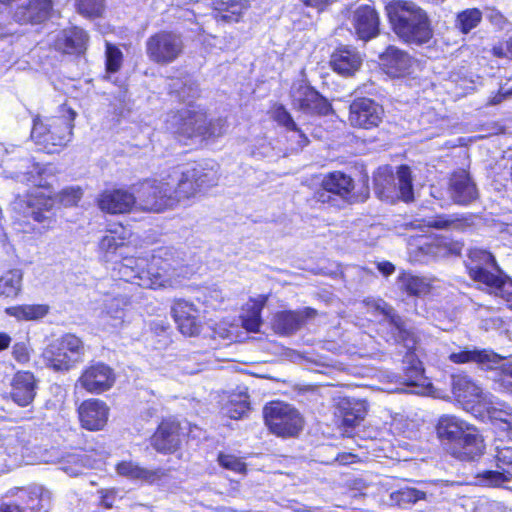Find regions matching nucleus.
<instances>
[{
    "mask_svg": "<svg viewBox=\"0 0 512 512\" xmlns=\"http://www.w3.org/2000/svg\"><path fill=\"white\" fill-rule=\"evenodd\" d=\"M191 255L175 247H160L147 257H124L118 264L120 278L144 288L174 287L191 273Z\"/></svg>",
    "mask_w": 512,
    "mask_h": 512,
    "instance_id": "1",
    "label": "nucleus"
},
{
    "mask_svg": "<svg viewBox=\"0 0 512 512\" xmlns=\"http://www.w3.org/2000/svg\"><path fill=\"white\" fill-rule=\"evenodd\" d=\"M368 309L379 312L385 317L387 324V341L403 345L408 350L411 368L404 379L405 388L402 391L412 394H423L424 387L420 382L423 380L422 369L419 362H414L410 354L416 348L417 336L407 328L405 321L396 313L394 308L382 299H366L364 301Z\"/></svg>",
    "mask_w": 512,
    "mask_h": 512,
    "instance_id": "2",
    "label": "nucleus"
},
{
    "mask_svg": "<svg viewBox=\"0 0 512 512\" xmlns=\"http://www.w3.org/2000/svg\"><path fill=\"white\" fill-rule=\"evenodd\" d=\"M436 431L450 454L459 460H474L484 452V440L478 429L454 415H442Z\"/></svg>",
    "mask_w": 512,
    "mask_h": 512,
    "instance_id": "3",
    "label": "nucleus"
},
{
    "mask_svg": "<svg viewBox=\"0 0 512 512\" xmlns=\"http://www.w3.org/2000/svg\"><path fill=\"white\" fill-rule=\"evenodd\" d=\"M386 10L394 32L405 42L423 44L431 39L428 16L414 2L395 0L387 4Z\"/></svg>",
    "mask_w": 512,
    "mask_h": 512,
    "instance_id": "4",
    "label": "nucleus"
},
{
    "mask_svg": "<svg viewBox=\"0 0 512 512\" xmlns=\"http://www.w3.org/2000/svg\"><path fill=\"white\" fill-rule=\"evenodd\" d=\"M170 186L173 207L195 198L202 190L213 186L216 173L201 164L176 166L165 172Z\"/></svg>",
    "mask_w": 512,
    "mask_h": 512,
    "instance_id": "5",
    "label": "nucleus"
},
{
    "mask_svg": "<svg viewBox=\"0 0 512 512\" xmlns=\"http://www.w3.org/2000/svg\"><path fill=\"white\" fill-rule=\"evenodd\" d=\"M165 123L168 131L188 139L218 138L227 130L225 119L208 120L205 112L190 106L168 114Z\"/></svg>",
    "mask_w": 512,
    "mask_h": 512,
    "instance_id": "6",
    "label": "nucleus"
},
{
    "mask_svg": "<svg viewBox=\"0 0 512 512\" xmlns=\"http://www.w3.org/2000/svg\"><path fill=\"white\" fill-rule=\"evenodd\" d=\"M76 116V111L64 104L59 107L56 115L45 120H34L31 138L49 153L65 147L71 141Z\"/></svg>",
    "mask_w": 512,
    "mask_h": 512,
    "instance_id": "7",
    "label": "nucleus"
},
{
    "mask_svg": "<svg viewBox=\"0 0 512 512\" xmlns=\"http://www.w3.org/2000/svg\"><path fill=\"white\" fill-rule=\"evenodd\" d=\"M86 347L75 334L66 333L50 342L42 351L44 365L55 372H67L83 361Z\"/></svg>",
    "mask_w": 512,
    "mask_h": 512,
    "instance_id": "8",
    "label": "nucleus"
},
{
    "mask_svg": "<svg viewBox=\"0 0 512 512\" xmlns=\"http://www.w3.org/2000/svg\"><path fill=\"white\" fill-rule=\"evenodd\" d=\"M263 414L269 430L279 437H294L303 428L301 414L290 404L271 402L264 407Z\"/></svg>",
    "mask_w": 512,
    "mask_h": 512,
    "instance_id": "9",
    "label": "nucleus"
},
{
    "mask_svg": "<svg viewBox=\"0 0 512 512\" xmlns=\"http://www.w3.org/2000/svg\"><path fill=\"white\" fill-rule=\"evenodd\" d=\"M165 172L159 178L142 182L137 189L136 207L145 212H163L173 209L171 191Z\"/></svg>",
    "mask_w": 512,
    "mask_h": 512,
    "instance_id": "10",
    "label": "nucleus"
},
{
    "mask_svg": "<svg viewBox=\"0 0 512 512\" xmlns=\"http://www.w3.org/2000/svg\"><path fill=\"white\" fill-rule=\"evenodd\" d=\"M374 184L375 191L381 199H392L396 191L405 202L414 198L411 170L406 165L400 166L396 175L388 169L379 171L374 178Z\"/></svg>",
    "mask_w": 512,
    "mask_h": 512,
    "instance_id": "11",
    "label": "nucleus"
},
{
    "mask_svg": "<svg viewBox=\"0 0 512 512\" xmlns=\"http://www.w3.org/2000/svg\"><path fill=\"white\" fill-rule=\"evenodd\" d=\"M184 43L179 34L161 31L150 36L146 41L148 58L160 65L174 62L183 53Z\"/></svg>",
    "mask_w": 512,
    "mask_h": 512,
    "instance_id": "12",
    "label": "nucleus"
},
{
    "mask_svg": "<svg viewBox=\"0 0 512 512\" xmlns=\"http://www.w3.org/2000/svg\"><path fill=\"white\" fill-rule=\"evenodd\" d=\"M449 360L456 364L474 362L483 369H501L502 383L512 392V364L505 362L504 358L490 350H478L476 348L453 352Z\"/></svg>",
    "mask_w": 512,
    "mask_h": 512,
    "instance_id": "13",
    "label": "nucleus"
},
{
    "mask_svg": "<svg viewBox=\"0 0 512 512\" xmlns=\"http://www.w3.org/2000/svg\"><path fill=\"white\" fill-rule=\"evenodd\" d=\"M383 117L382 105L371 98H356L350 104L348 121L352 127L372 129L380 125Z\"/></svg>",
    "mask_w": 512,
    "mask_h": 512,
    "instance_id": "14",
    "label": "nucleus"
},
{
    "mask_svg": "<svg viewBox=\"0 0 512 512\" xmlns=\"http://www.w3.org/2000/svg\"><path fill=\"white\" fill-rule=\"evenodd\" d=\"M116 381L114 370L105 363L96 362L87 366L77 384L91 394H100L112 388Z\"/></svg>",
    "mask_w": 512,
    "mask_h": 512,
    "instance_id": "15",
    "label": "nucleus"
},
{
    "mask_svg": "<svg viewBox=\"0 0 512 512\" xmlns=\"http://www.w3.org/2000/svg\"><path fill=\"white\" fill-rule=\"evenodd\" d=\"M466 264L469 275L477 282L483 283L492 290L503 281L502 278L488 270L490 267H496L494 256L482 249H471Z\"/></svg>",
    "mask_w": 512,
    "mask_h": 512,
    "instance_id": "16",
    "label": "nucleus"
},
{
    "mask_svg": "<svg viewBox=\"0 0 512 512\" xmlns=\"http://www.w3.org/2000/svg\"><path fill=\"white\" fill-rule=\"evenodd\" d=\"M498 470H485L476 475L477 484L496 487L512 478V447L497 446L495 454Z\"/></svg>",
    "mask_w": 512,
    "mask_h": 512,
    "instance_id": "17",
    "label": "nucleus"
},
{
    "mask_svg": "<svg viewBox=\"0 0 512 512\" xmlns=\"http://www.w3.org/2000/svg\"><path fill=\"white\" fill-rule=\"evenodd\" d=\"M315 315L316 311L309 307L296 311H280L273 315L271 326L276 334L290 336L300 330L307 319Z\"/></svg>",
    "mask_w": 512,
    "mask_h": 512,
    "instance_id": "18",
    "label": "nucleus"
},
{
    "mask_svg": "<svg viewBox=\"0 0 512 512\" xmlns=\"http://www.w3.org/2000/svg\"><path fill=\"white\" fill-rule=\"evenodd\" d=\"M38 389V381L30 371H18L11 380L10 399L20 407L30 406Z\"/></svg>",
    "mask_w": 512,
    "mask_h": 512,
    "instance_id": "19",
    "label": "nucleus"
},
{
    "mask_svg": "<svg viewBox=\"0 0 512 512\" xmlns=\"http://www.w3.org/2000/svg\"><path fill=\"white\" fill-rule=\"evenodd\" d=\"M97 205L109 214H124L136 206V197L125 189H107L97 197Z\"/></svg>",
    "mask_w": 512,
    "mask_h": 512,
    "instance_id": "20",
    "label": "nucleus"
},
{
    "mask_svg": "<svg viewBox=\"0 0 512 512\" xmlns=\"http://www.w3.org/2000/svg\"><path fill=\"white\" fill-rule=\"evenodd\" d=\"M52 8L51 0H22L16 5L13 17L20 24H38L50 17Z\"/></svg>",
    "mask_w": 512,
    "mask_h": 512,
    "instance_id": "21",
    "label": "nucleus"
},
{
    "mask_svg": "<svg viewBox=\"0 0 512 512\" xmlns=\"http://www.w3.org/2000/svg\"><path fill=\"white\" fill-rule=\"evenodd\" d=\"M184 433L175 420H164L152 436V446L161 453L177 450L183 440Z\"/></svg>",
    "mask_w": 512,
    "mask_h": 512,
    "instance_id": "22",
    "label": "nucleus"
},
{
    "mask_svg": "<svg viewBox=\"0 0 512 512\" xmlns=\"http://www.w3.org/2000/svg\"><path fill=\"white\" fill-rule=\"evenodd\" d=\"M78 414L83 428L98 431L107 423L109 408L102 400L88 399L81 403Z\"/></svg>",
    "mask_w": 512,
    "mask_h": 512,
    "instance_id": "23",
    "label": "nucleus"
},
{
    "mask_svg": "<svg viewBox=\"0 0 512 512\" xmlns=\"http://www.w3.org/2000/svg\"><path fill=\"white\" fill-rule=\"evenodd\" d=\"M351 22L359 39L368 41L379 33V16L374 7L360 5L354 9Z\"/></svg>",
    "mask_w": 512,
    "mask_h": 512,
    "instance_id": "24",
    "label": "nucleus"
},
{
    "mask_svg": "<svg viewBox=\"0 0 512 512\" xmlns=\"http://www.w3.org/2000/svg\"><path fill=\"white\" fill-rule=\"evenodd\" d=\"M449 193L451 199L460 205H467L478 197L476 184L465 170H459L452 174L449 181Z\"/></svg>",
    "mask_w": 512,
    "mask_h": 512,
    "instance_id": "25",
    "label": "nucleus"
},
{
    "mask_svg": "<svg viewBox=\"0 0 512 512\" xmlns=\"http://www.w3.org/2000/svg\"><path fill=\"white\" fill-rule=\"evenodd\" d=\"M18 497L23 504L20 512H48L51 507V492L41 485L21 489Z\"/></svg>",
    "mask_w": 512,
    "mask_h": 512,
    "instance_id": "26",
    "label": "nucleus"
},
{
    "mask_svg": "<svg viewBox=\"0 0 512 512\" xmlns=\"http://www.w3.org/2000/svg\"><path fill=\"white\" fill-rule=\"evenodd\" d=\"M451 389L457 400L463 403L472 404L486 401L483 389L467 375H453Z\"/></svg>",
    "mask_w": 512,
    "mask_h": 512,
    "instance_id": "27",
    "label": "nucleus"
},
{
    "mask_svg": "<svg viewBox=\"0 0 512 512\" xmlns=\"http://www.w3.org/2000/svg\"><path fill=\"white\" fill-rule=\"evenodd\" d=\"M381 65L387 75L391 77H402L410 73L413 61L404 51L394 46H389L380 55Z\"/></svg>",
    "mask_w": 512,
    "mask_h": 512,
    "instance_id": "28",
    "label": "nucleus"
},
{
    "mask_svg": "<svg viewBox=\"0 0 512 512\" xmlns=\"http://www.w3.org/2000/svg\"><path fill=\"white\" fill-rule=\"evenodd\" d=\"M354 187L353 179L339 171L332 172L324 177L322 181L323 191L316 194L318 201L326 202L330 197H325L326 193H332L345 198L350 194Z\"/></svg>",
    "mask_w": 512,
    "mask_h": 512,
    "instance_id": "29",
    "label": "nucleus"
},
{
    "mask_svg": "<svg viewBox=\"0 0 512 512\" xmlns=\"http://www.w3.org/2000/svg\"><path fill=\"white\" fill-rule=\"evenodd\" d=\"M87 42V33L81 28L72 27L64 29L58 34L55 48L67 54H80L86 50Z\"/></svg>",
    "mask_w": 512,
    "mask_h": 512,
    "instance_id": "30",
    "label": "nucleus"
},
{
    "mask_svg": "<svg viewBox=\"0 0 512 512\" xmlns=\"http://www.w3.org/2000/svg\"><path fill=\"white\" fill-rule=\"evenodd\" d=\"M362 59L358 52L349 47L336 50L331 55L330 65L332 69L343 76H350L357 71Z\"/></svg>",
    "mask_w": 512,
    "mask_h": 512,
    "instance_id": "31",
    "label": "nucleus"
},
{
    "mask_svg": "<svg viewBox=\"0 0 512 512\" xmlns=\"http://www.w3.org/2000/svg\"><path fill=\"white\" fill-rule=\"evenodd\" d=\"M129 235V231L121 225L107 230L106 235L99 242V249L104 254L106 260H111L112 256L125 245Z\"/></svg>",
    "mask_w": 512,
    "mask_h": 512,
    "instance_id": "32",
    "label": "nucleus"
},
{
    "mask_svg": "<svg viewBox=\"0 0 512 512\" xmlns=\"http://www.w3.org/2000/svg\"><path fill=\"white\" fill-rule=\"evenodd\" d=\"M117 473L130 479L142 480L152 484L165 476V472L158 469H145L132 462H121L116 467Z\"/></svg>",
    "mask_w": 512,
    "mask_h": 512,
    "instance_id": "33",
    "label": "nucleus"
},
{
    "mask_svg": "<svg viewBox=\"0 0 512 512\" xmlns=\"http://www.w3.org/2000/svg\"><path fill=\"white\" fill-rule=\"evenodd\" d=\"M49 312V306L45 304H23L8 307L5 313L18 321H36L44 318Z\"/></svg>",
    "mask_w": 512,
    "mask_h": 512,
    "instance_id": "34",
    "label": "nucleus"
},
{
    "mask_svg": "<svg viewBox=\"0 0 512 512\" xmlns=\"http://www.w3.org/2000/svg\"><path fill=\"white\" fill-rule=\"evenodd\" d=\"M267 298L259 296L257 299H251L246 304V312L242 316V325L249 332H258L262 324L261 312L265 306Z\"/></svg>",
    "mask_w": 512,
    "mask_h": 512,
    "instance_id": "35",
    "label": "nucleus"
},
{
    "mask_svg": "<svg viewBox=\"0 0 512 512\" xmlns=\"http://www.w3.org/2000/svg\"><path fill=\"white\" fill-rule=\"evenodd\" d=\"M339 408L343 416V424L348 427H354L366 415L364 402L355 399H342L339 403Z\"/></svg>",
    "mask_w": 512,
    "mask_h": 512,
    "instance_id": "36",
    "label": "nucleus"
},
{
    "mask_svg": "<svg viewBox=\"0 0 512 512\" xmlns=\"http://www.w3.org/2000/svg\"><path fill=\"white\" fill-rule=\"evenodd\" d=\"M23 271L19 268L10 269L0 276V297L14 298L22 289Z\"/></svg>",
    "mask_w": 512,
    "mask_h": 512,
    "instance_id": "37",
    "label": "nucleus"
},
{
    "mask_svg": "<svg viewBox=\"0 0 512 512\" xmlns=\"http://www.w3.org/2000/svg\"><path fill=\"white\" fill-rule=\"evenodd\" d=\"M399 286L402 290L412 296H422L430 292L431 283L427 278L403 273L398 278Z\"/></svg>",
    "mask_w": 512,
    "mask_h": 512,
    "instance_id": "38",
    "label": "nucleus"
},
{
    "mask_svg": "<svg viewBox=\"0 0 512 512\" xmlns=\"http://www.w3.org/2000/svg\"><path fill=\"white\" fill-rule=\"evenodd\" d=\"M308 96L298 110L307 114L327 115L331 110L330 103L322 97L314 88L306 89Z\"/></svg>",
    "mask_w": 512,
    "mask_h": 512,
    "instance_id": "39",
    "label": "nucleus"
},
{
    "mask_svg": "<svg viewBox=\"0 0 512 512\" xmlns=\"http://www.w3.org/2000/svg\"><path fill=\"white\" fill-rule=\"evenodd\" d=\"M72 465H63L62 469L70 476H79L83 473L84 468H97L102 461L103 456L99 459L92 458V455L83 453L80 455L70 456Z\"/></svg>",
    "mask_w": 512,
    "mask_h": 512,
    "instance_id": "40",
    "label": "nucleus"
},
{
    "mask_svg": "<svg viewBox=\"0 0 512 512\" xmlns=\"http://www.w3.org/2000/svg\"><path fill=\"white\" fill-rule=\"evenodd\" d=\"M248 399L249 397L246 393L231 395L223 407V413L231 419L242 418L250 409Z\"/></svg>",
    "mask_w": 512,
    "mask_h": 512,
    "instance_id": "41",
    "label": "nucleus"
},
{
    "mask_svg": "<svg viewBox=\"0 0 512 512\" xmlns=\"http://www.w3.org/2000/svg\"><path fill=\"white\" fill-rule=\"evenodd\" d=\"M216 9L225 12L222 15L225 21H238L240 15L248 7L247 0H216Z\"/></svg>",
    "mask_w": 512,
    "mask_h": 512,
    "instance_id": "42",
    "label": "nucleus"
},
{
    "mask_svg": "<svg viewBox=\"0 0 512 512\" xmlns=\"http://www.w3.org/2000/svg\"><path fill=\"white\" fill-rule=\"evenodd\" d=\"M491 406L487 408L489 417L499 423V428L507 433V436L512 440V409L509 407L494 406L493 402H490Z\"/></svg>",
    "mask_w": 512,
    "mask_h": 512,
    "instance_id": "43",
    "label": "nucleus"
},
{
    "mask_svg": "<svg viewBox=\"0 0 512 512\" xmlns=\"http://www.w3.org/2000/svg\"><path fill=\"white\" fill-rule=\"evenodd\" d=\"M125 302L121 298H112L105 304V315H103L102 320L103 323L106 324L109 322V319L112 320L110 325L113 328L120 326L123 322V306Z\"/></svg>",
    "mask_w": 512,
    "mask_h": 512,
    "instance_id": "44",
    "label": "nucleus"
},
{
    "mask_svg": "<svg viewBox=\"0 0 512 512\" xmlns=\"http://www.w3.org/2000/svg\"><path fill=\"white\" fill-rule=\"evenodd\" d=\"M26 447L25 433L15 430L3 438L2 448L10 456H18Z\"/></svg>",
    "mask_w": 512,
    "mask_h": 512,
    "instance_id": "45",
    "label": "nucleus"
},
{
    "mask_svg": "<svg viewBox=\"0 0 512 512\" xmlns=\"http://www.w3.org/2000/svg\"><path fill=\"white\" fill-rule=\"evenodd\" d=\"M426 493L416 488L406 487L391 493V499L399 506L414 504L425 499Z\"/></svg>",
    "mask_w": 512,
    "mask_h": 512,
    "instance_id": "46",
    "label": "nucleus"
},
{
    "mask_svg": "<svg viewBox=\"0 0 512 512\" xmlns=\"http://www.w3.org/2000/svg\"><path fill=\"white\" fill-rule=\"evenodd\" d=\"M13 208L23 214L25 218H32L33 220L44 223L49 219L47 211L41 210L39 207H35L30 201H24L18 199L14 202Z\"/></svg>",
    "mask_w": 512,
    "mask_h": 512,
    "instance_id": "47",
    "label": "nucleus"
},
{
    "mask_svg": "<svg viewBox=\"0 0 512 512\" xmlns=\"http://www.w3.org/2000/svg\"><path fill=\"white\" fill-rule=\"evenodd\" d=\"M23 167L25 165H22ZM29 167L28 165H26ZM31 170L28 171H19L17 173V177L23 181H27L29 184L36 187H47L49 185L48 181L43 177L46 173L47 168H42L39 164L32 163Z\"/></svg>",
    "mask_w": 512,
    "mask_h": 512,
    "instance_id": "48",
    "label": "nucleus"
},
{
    "mask_svg": "<svg viewBox=\"0 0 512 512\" xmlns=\"http://www.w3.org/2000/svg\"><path fill=\"white\" fill-rule=\"evenodd\" d=\"M171 312L176 323L200 315L199 309L193 303L183 299L174 302Z\"/></svg>",
    "mask_w": 512,
    "mask_h": 512,
    "instance_id": "49",
    "label": "nucleus"
},
{
    "mask_svg": "<svg viewBox=\"0 0 512 512\" xmlns=\"http://www.w3.org/2000/svg\"><path fill=\"white\" fill-rule=\"evenodd\" d=\"M482 14L481 12L474 9H467L458 14L457 21L459 27L463 33H468L470 30L475 28L479 22L481 21Z\"/></svg>",
    "mask_w": 512,
    "mask_h": 512,
    "instance_id": "50",
    "label": "nucleus"
},
{
    "mask_svg": "<svg viewBox=\"0 0 512 512\" xmlns=\"http://www.w3.org/2000/svg\"><path fill=\"white\" fill-rule=\"evenodd\" d=\"M78 12L87 18L101 16L104 10V0H76Z\"/></svg>",
    "mask_w": 512,
    "mask_h": 512,
    "instance_id": "51",
    "label": "nucleus"
},
{
    "mask_svg": "<svg viewBox=\"0 0 512 512\" xmlns=\"http://www.w3.org/2000/svg\"><path fill=\"white\" fill-rule=\"evenodd\" d=\"M122 52L114 45L106 43V69L108 72H117L122 64Z\"/></svg>",
    "mask_w": 512,
    "mask_h": 512,
    "instance_id": "52",
    "label": "nucleus"
},
{
    "mask_svg": "<svg viewBox=\"0 0 512 512\" xmlns=\"http://www.w3.org/2000/svg\"><path fill=\"white\" fill-rule=\"evenodd\" d=\"M83 196V191L79 186L64 188L57 195L58 201L64 206L76 205Z\"/></svg>",
    "mask_w": 512,
    "mask_h": 512,
    "instance_id": "53",
    "label": "nucleus"
},
{
    "mask_svg": "<svg viewBox=\"0 0 512 512\" xmlns=\"http://www.w3.org/2000/svg\"><path fill=\"white\" fill-rule=\"evenodd\" d=\"M178 329L183 335L194 337L200 334L202 329L201 316L192 317L183 321L177 322Z\"/></svg>",
    "mask_w": 512,
    "mask_h": 512,
    "instance_id": "54",
    "label": "nucleus"
},
{
    "mask_svg": "<svg viewBox=\"0 0 512 512\" xmlns=\"http://www.w3.org/2000/svg\"><path fill=\"white\" fill-rule=\"evenodd\" d=\"M218 462L222 467L237 473H245L246 471L245 463L234 455L220 453Z\"/></svg>",
    "mask_w": 512,
    "mask_h": 512,
    "instance_id": "55",
    "label": "nucleus"
},
{
    "mask_svg": "<svg viewBox=\"0 0 512 512\" xmlns=\"http://www.w3.org/2000/svg\"><path fill=\"white\" fill-rule=\"evenodd\" d=\"M312 87L309 86L304 81H298L293 84L291 88V98H292V104L295 108L299 109L301 106H303L306 97L308 96V93L306 92V89H311Z\"/></svg>",
    "mask_w": 512,
    "mask_h": 512,
    "instance_id": "56",
    "label": "nucleus"
},
{
    "mask_svg": "<svg viewBox=\"0 0 512 512\" xmlns=\"http://www.w3.org/2000/svg\"><path fill=\"white\" fill-rule=\"evenodd\" d=\"M425 225L436 229H447L457 225V219L448 215H437L424 219Z\"/></svg>",
    "mask_w": 512,
    "mask_h": 512,
    "instance_id": "57",
    "label": "nucleus"
},
{
    "mask_svg": "<svg viewBox=\"0 0 512 512\" xmlns=\"http://www.w3.org/2000/svg\"><path fill=\"white\" fill-rule=\"evenodd\" d=\"M273 119L279 125L285 127L286 130L289 128H295V121L293 120L290 113L282 105H277L274 107Z\"/></svg>",
    "mask_w": 512,
    "mask_h": 512,
    "instance_id": "58",
    "label": "nucleus"
},
{
    "mask_svg": "<svg viewBox=\"0 0 512 512\" xmlns=\"http://www.w3.org/2000/svg\"><path fill=\"white\" fill-rule=\"evenodd\" d=\"M287 132L289 133L288 139L293 144H295V147H293L296 150H300L304 148L309 143V139L306 136V134L297 126L295 123V128H289L287 129Z\"/></svg>",
    "mask_w": 512,
    "mask_h": 512,
    "instance_id": "59",
    "label": "nucleus"
},
{
    "mask_svg": "<svg viewBox=\"0 0 512 512\" xmlns=\"http://www.w3.org/2000/svg\"><path fill=\"white\" fill-rule=\"evenodd\" d=\"M13 358L20 364H25L30 360V350L26 343H15L12 348Z\"/></svg>",
    "mask_w": 512,
    "mask_h": 512,
    "instance_id": "60",
    "label": "nucleus"
},
{
    "mask_svg": "<svg viewBox=\"0 0 512 512\" xmlns=\"http://www.w3.org/2000/svg\"><path fill=\"white\" fill-rule=\"evenodd\" d=\"M496 296L501 297L507 302V305L512 309V282L502 281L493 290Z\"/></svg>",
    "mask_w": 512,
    "mask_h": 512,
    "instance_id": "61",
    "label": "nucleus"
},
{
    "mask_svg": "<svg viewBox=\"0 0 512 512\" xmlns=\"http://www.w3.org/2000/svg\"><path fill=\"white\" fill-rule=\"evenodd\" d=\"M198 88L195 84H184L180 89H175V93L183 102L190 103L191 99L198 96Z\"/></svg>",
    "mask_w": 512,
    "mask_h": 512,
    "instance_id": "62",
    "label": "nucleus"
},
{
    "mask_svg": "<svg viewBox=\"0 0 512 512\" xmlns=\"http://www.w3.org/2000/svg\"><path fill=\"white\" fill-rule=\"evenodd\" d=\"M99 494H100V505L106 509H111L114 506V503L117 498V490L114 488L101 489V490H99Z\"/></svg>",
    "mask_w": 512,
    "mask_h": 512,
    "instance_id": "63",
    "label": "nucleus"
},
{
    "mask_svg": "<svg viewBox=\"0 0 512 512\" xmlns=\"http://www.w3.org/2000/svg\"><path fill=\"white\" fill-rule=\"evenodd\" d=\"M512 97V88L505 89L504 87H501L496 95L491 97L489 100V104L491 105H498L502 103L505 99H508Z\"/></svg>",
    "mask_w": 512,
    "mask_h": 512,
    "instance_id": "64",
    "label": "nucleus"
}]
</instances>
